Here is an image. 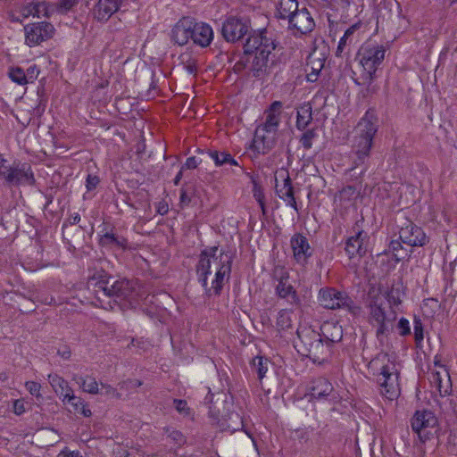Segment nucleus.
Returning <instances> with one entry per match:
<instances>
[{"label":"nucleus","instance_id":"f257e3e1","mask_svg":"<svg viewBox=\"0 0 457 457\" xmlns=\"http://www.w3.org/2000/svg\"><path fill=\"white\" fill-rule=\"evenodd\" d=\"M243 48V55L234 64L235 72L241 73L248 69L253 77L260 79L271 73L278 59L275 53L277 42L266 29L250 34Z\"/></svg>","mask_w":457,"mask_h":457},{"label":"nucleus","instance_id":"f03ea898","mask_svg":"<svg viewBox=\"0 0 457 457\" xmlns=\"http://www.w3.org/2000/svg\"><path fill=\"white\" fill-rule=\"evenodd\" d=\"M218 246L203 250L196 264L198 282L207 297L220 296L231 273L232 256L221 252L217 255Z\"/></svg>","mask_w":457,"mask_h":457},{"label":"nucleus","instance_id":"7ed1b4c3","mask_svg":"<svg viewBox=\"0 0 457 457\" xmlns=\"http://www.w3.org/2000/svg\"><path fill=\"white\" fill-rule=\"evenodd\" d=\"M89 290H92L100 303L106 298H114V301H126L129 305L138 303L139 288L134 280L126 278L115 280L106 274L98 273L89 278L87 282Z\"/></svg>","mask_w":457,"mask_h":457},{"label":"nucleus","instance_id":"20e7f679","mask_svg":"<svg viewBox=\"0 0 457 457\" xmlns=\"http://www.w3.org/2000/svg\"><path fill=\"white\" fill-rule=\"evenodd\" d=\"M378 126L377 120L369 112L360 120L354 129L353 142L352 145L353 168L365 166L363 170H367V162L370 159L373 138L378 132Z\"/></svg>","mask_w":457,"mask_h":457},{"label":"nucleus","instance_id":"39448f33","mask_svg":"<svg viewBox=\"0 0 457 457\" xmlns=\"http://www.w3.org/2000/svg\"><path fill=\"white\" fill-rule=\"evenodd\" d=\"M282 106L280 101H274L265 111V120L256 128L252 145V149L257 154H265L273 148Z\"/></svg>","mask_w":457,"mask_h":457},{"label":"nucleus","instance_id":"423d86ee","mask_svg":"<svg viewBox=\"0 0 457 457\" xmlns=\"http://www.w3.org/2000/svg\"><path fill=\"white\" fill-rule=\"evenodd\" d=\"M369 369L378 370L377 382L380 386L381 394L389 400H393L399 394V371L395 363L390 360L386 353H379L368 365Z\"/></svg>","mask_w":457,"mask_h":457},{"label":"nucleus","instance_id":"0eeeda50","mask_svg":"<svg viewBox=\"0 0 457 457\" xmlns=\"http://www.w3.org/2000/svg\"><path fill=\"white\" fill-rule=\"evenodd\" d=\"M367 308L369 309V322L377 327L376 336L382 340L392 328L393 322L396 319V312L389 306L386 310L384 297L379 292L370 290L368 294Z\"/></svg>","mask_w":457,"mask_h":457},{"label":"nucleus","instance_id":"6e6552de","mask_svg":"<svg viewBox=\"0 0 457 457\" xmlns=\"http://www.w3.org/2000/svg\"><path fill=\"white\" fill-rule=\"evenodd\" d=\"M298 341L295 347L297 352L312 360L313 362L322 363L330 354V349L327 346L320 333L310 328L297 330Z\"/></svg>","mask_w":457,"mask_h":457},{"label":"nucleus","instance_id":"1a4fd4ad","mask_svg":"<svg viewBox=\"0 0 457 457\" xmlns=\"http://www.w3.org/2000/svg\"><path fill=\"white\" fill-rule=\"evenodd\" d=\"M0 177L9 187L34 186L36 179L30 164L13 162L7 164L6 159L0 154Z\"/></svg>","mask_w":457,"mask_h":457},{"label":"nucleus","instance_id":"9d476101","mask_svg":"<svg viewBox=\"0 0 457 457\" xmlns=\"http://www.w3.org/2000/svg\"><path fill=\"white\" fill-rule=\"evenodd\" d=\"M253 31L250 19L240 15L227 16L221 26V35L228 43H237Z\"/></svg>","mask_w":457,"mask_h":457},{"label":"nucleus","instance_id":"9b49d317","mask_svg":"<svg viewBox=\"0 0 457 457\" xmlns=\"http://www.w3.org/2000/svg\"><path fill=\"white\" fill-rule=\"evenodd\" d=\"M318 299L320 305L326 309H345L353 314L359 310L346 292L337 290L335 287H327L320 288Z\"/></svg>","mask_w":457,"mask_h":457},{"label":"nucleus","instance_id":"f8f14e48","mask_svg":"<svg viewBox=\"0 0 457 457\" xmlns=\"http://www.w3.org/2000/svg\"><path fill=\"white\" fill-rule=\"evenodd\" d=\"M386 49L384 46L373 43L364 44L358 52L360 64L365 74H376L378 67L385 59Z\"/></svg>","mask_w":457,"mask_h":457},{"label":"nucleus","instance_id":"ddd939ff","mask_svg":"<svg viewBox=\"0 0 457 457\" xmlns=\"http://www.w3.org/2000/svg\"><path fill=\"white\" fill-rule=\"evenodd\" d=\"M437 425V419L430 411H416L411 420V426L420 442L425 443L429 440L432 436V430Z\"/></svg>","mask_w":457,"mask_h":457},{"label":"nucleus","instance_id":"4468645a","mask_svg":"<svg viewBox=\"0 0 457 457\" xmlns=\"http://www.w3.org/2000/svg\"><path fill=\"white\" fill-rule=\"evenodd\" d=\"M309 392L312 398L328 401L332 404L338 403L342 400L330 381L324 377L312 379L309 386Z\"/></svg>","mask_w":457,"mask_h":457},{"label":"nucleus","instance_id":"2eb2a0df","mask_svg":"<svg viewBox=\"0 0 457 457\" xmlns=\"http://www.w3.org/2000/svg\"><path fill=\"white\" fill-rule=\"evenodd\" d=\"M25 42L29 46L40 45L51 38L54 32V26L46 21L28 24L24 27Z\"/></svg>","mask_w":457,"mask_h":457},{"label":"nucleus","instance_id":"dca6fc26","mask_svg":"<svg viewBox=\"0 0 457 457\" xmlns=\"http://www.w3.org/2000/svg\"><path fill=\"white\" fill-rule=\"evenodd\" d=\"M399 238L410 246H424L428 243V237L423 229L411 220H406L405 224L400 228Z\"/></svg>","mask_w":457,"mask_h":457},{"label":"nucleus","instance_id":"f3484780","mask_svg":"<svg viewBox=\"0 0 457 457\" xmlns=\"http://www.w3.org/2000/svg\"><path fill=\"white\" fill-rule=\"evenodd\" d=\"M276 193L280 199L285 201L287 204L298 212V206L295 198V191L289 174L286 170H281L276 176Z\"/></svg>","mask_w":457,"mask_h":457},{"label":"nucleus","instance_id":"a211bd4d","mask_svg":"<svg viewBox=\"0 0 457 457\" xmlns=\"http://www.w3.org/2000/svg\"><path fill=\"white\" fill-rule=\"evenodd\" d=\"M278 284L275 288L278 298L285 299L290 305L298 306L301 304V299L294 286L289 282V273L281 270V273L277 278Z\"/></svg>","mask_w":457,"mask_h":457},{"label":"nucleus","instance_id":"6ab92c4d","mask_svg":"<svg viewBox=\"0 0 457 457\" xmlns=\"http://www.w3.org/2000/svg\"><path fill=\"white\" fill-rule=\"evenodd\" d=\"M370 236L363 229H358L355 235L351 236L345 242V250L350 259L355 256H364L369 248Z\"/></svg>","mask_w":457,"mask_h":457},{"label":"nucleus","instance_id":"aec40b11","mask_svg":"<svg viewBox=\"0 0 457 457\" xmlns=\"http://www.w3.org/2000/svg\"><path fill=\"white\" fill-rule=\"evenodd\" d=\"M288 28L295 30L294 35L297 34L305 35L310 33L315 28V22L310 13L305 8L299 9L288 20Z\"/></svg>","mask_w":457,"mask_h":457},{"label":"nucleus","instance_id":"412c9836","mask_svg":"<svg viewBox=\"0 0 457 457\" xmlns=\"http://www.w3.org/2000/svg\"><path fill=\"white\" fill-rule=\"evenodd\" d=\"M290 246L293 251L295 261L299 265L305 266L313 252L310 246L307 237L300 233L295 234L290 239Z\"/></svg>","mask_w":457,"mask_h":457},{"label":"nucleus","instance_id":"4be33fe9","mask_svg":"<svg viewBox=\"0 0 457 457\" xmlns=\"http://www.w3.org/2000/svg\"><path fill=\"white\" fill-rule=\"evenodd\" d=\"M121 8L127 9L126 0H98L92 9V15L98 21H106Z\"/></svg>","mask_w":457,"mask_h":457},{"label":"nucleus","instance_id":"5701e85b","mask_svg":"<svg viewBox=\"0 0 457 457\" xmlns=\"http://www.w3.org/2000/svg\"><path fill=\"white\" fill-rule=\"evenodd\" d=\"M210 417L212 419L213 422L216 423L217 428L220 431H228L232 434L244 428L243 418L239 413L235 411L228 412L227 415L219 418L214 414L213 411L211 410Z\"/></svg>","mask_w":457,"mask_h":457},{"label":"nucleus","instance_id":"b1692460","mask_svg":"<svg viewBox=\"0 0 457 457\" xmlns=\"http://www.w3.org/2000/svg\"><path fill=\"white\" fill-rule=\"evenodd\" d=\"M194 28V19L183 17L173 27L171 30V39L179 46H185L192 39V29Z\"/></svg>","mask_w":457,"mask_h":457},{"label":"nucleus","instance_id":"393cba45","mask_svg":"<svg viewBox=\"0 0 457 457\" xmlns=\"http://www.w3.org/2000/svg\"><path fill=\"white\" fill-rule=\"evenodd\" d=\"M325 62V54L318 53L316 50L309 54L305 68L307 81L315 82L318 80L320 71L324 68Z\"/></svg>","mask_w":457,"mask_h":457},{"label":"nucleus","instance_id":"a878e982","mask_svg":"<svg viewBox=\"0 0 457 457\" xmlns=\"http://www.w3.org/2000/svg\"><path fill=\"white\" fill-rule=\"evenodd\" d=\"M325 345L331 350L335 343L343 338V328L337 322L326 321L320 326V333Z\"/></svg>","mask_w":457,"mask_h":457},{"label":"nucleus","instance_id":"bb28decb","mask_svg":"<svg viewBox=\"0 0 457 457\" xmlns=\"http://www.w3.org/2000/svg\"><path fill=\"white\" fill-rule=\"evenodd\" d=\"M192 40L194 44L201 47H207L213 40L212 28L207 23L195 22L194 21Z\"/></svg>","mask_w":457,"mask_h":457},{"label":"nucleus","instance_id":"cd10ccee","mask_svg":"<svg viewBox=\"0 0 457 457\" xmlns=\"http://www.w3.org/2000/svg\"><path fill=\"white\" fill-rule=\"evenodd\" d=\"M48 380L55 394L63 403H66L67 398L73 394V390L69 386V383L57 374H50Z\"/></svg>","mask_w":457,"mask_h":457},{"label":"nucleus","instance_id":"c85d7f7f","mask_svg":"<svg viewBox=\"0 0 457 457\" xmlns=\"http://www.w3.org/2000/svg\"><path fill=\"white\" fill-rule=\"evenodd\" d=\"M298 10L297 0H280L278 8V18L289 20Z\"/></svg>","mask_w":457,"mask_h":457},{"label":"nucleus","instance_id":"c756f323","mask_svg":"<svg viewBox=\"0 0 457 457\" xmlns=\"http://www.w3.org/2000/svg\"><path fill=\"white\" fill-rule=\"evenodd\" d=\"M73 380L76 381L84 392L88 394L96 395L99 393L98 383L95 378L90 376H78L73 377Z\"/></svg>","mask_w":457,"mask_h":457},{"label":"nucleus","instance_id":"7c9ffc66","mask_svg":"<svg viewBox=\"0 0 457 457\" xmlns=\"http://www.w3.org/2000/svg\"><path fill=\"white\" fill-rule=\"evenodd\" d=\"M312 121V112L311 106H302L297 110L296 128L299 130H304Z\"/></svg>","mask_w":457,"mask_h":457},{"label":"nucleus","instance_id":"2f4dec72","mask_svg":"<svg viewBox=\"0 0 457 457\" xmlns=\"http://www.w3.org/2000/svg\"><path fill=\"white\" fill-rule=\"evenodd\" d=\"M102 245H116L122 249H126L128 246V240L124 237H119L113 232H106L100 238Z\"/></svg>","mask_w":457,"mask_h":457},{"label":"nucleus","instance_id":"473e14b6","mask_svg":"<svg viewBox=\"0 0 457 457\" xmlns=\"http://www.w3.org/2000/svg\"><path fill=\"white\" fill-rule=\"evenodd\" d=\"M268 359L262 356H256L251 361V367L253 371L256 372L258 378L262 380L268 370Z\"/></svg>","mask_w":457,"mask_h":457},{"label":"nucleus","instance_id":"72a5a7b5","mask_svg":"<svg viewBox=\"0 0 457 457\" xmlns=\"http://www.w3.org/2000/svg\"><path fill=\"white\" fill-rule=\"evenodd\" d=\"M66 403L72 405L74 411L81 413L84 417H90L92 415L91 411L87 408L85 402L80 397L76 396L74 394L71 395L69 398H67Z\"/></svg>","mask_w":457,"mask_h":457},{"label":"nucleus","instance_id":"f704fd0d","mask_svg":"<svg viewBox=\"0 0 457 457\" xmlns=\"http://www.w3.org/2000/svg\"><path fill=\"white\" fill-rule=\"evenodd\" d=\"M276 326L279 331L290 328L292 326L291 312L287 309L280 310L278 312Z\"/></svg>","mask_w":457,"mask_h":457},{"label":"nucleus","instance_id":"c9c22d12","mask_svg":"<svg viewBox=\"0 0 457 457\" xmlns=\"http://www.w3.org/2000/svg\"><path fill=\"white\" fill-rule=\"evenodd\" d=\"M9 78L11 80L20 86H24L26 84H29L25 71L21 67H12L9 69L8 71Z\"/></svg>","mask_w":457,"mask_h":457},{"label":"nucleus","instance_id":"e433bc0d","mask_svg":"<svg viewBox=\"0 0 457 457\" xmlns=\"http://www.w3.org/2000/svg\"><path fill=\"white\" fill-rule=\"evenodd\" d=\"M375 79V74H365L361 75L362 82H359L358 79H354V83L357 85H366L365 92L363 96H366L370 94H375L378 91V87L372 85Z\"/></svg>","mask_w":457,"mask_h":457},{"label":"nucleus","instance_id":"4c0bfd02","mask_svg":"<svg viewBox=\"0 0 457 457\" xmlns=\"http://www.w3.org/2000/svg\"><path fill=\"white\" fill-rule=\"evenodd\" d=\"M317 137V133L315 129H307L301 136L299 142L304 149H311L312 146L313 139Z\"/></svg>","mask_w":457,"mask_h":457},{"label":"nucleus","instance_id":"58836bf2","mask_svg":"<svg viewBox=\"0 0 457 457\" xmlns=\"http://www.w3.org/2000/svg\"><path fill=\"white\" fill-rule=\"evenodd\" d=\"M402 243L399 240H392L388 245V251L394 253V258L396 262H400L408 255L406 252L403 254L400 253V251L403 250Z\"/></svg>","mask_w":457,"mask_h":457},{"label":"nucleus","instance_id":"ea45409f","mask_svg":"<svg viewBox=\"0 0 457 457\" xmlns=\"http://www.w3.org/2000/svg\"><path fill=\"white\" fill-rule=\"evenodd\" d=\"M414 339L416 342V345L419 346L423 339H424V334H423V324L420 318L415 317L414 318Z\"/></svg>","mask_w":457,"mask_h":457},{"label":"nucleus","instance_id":"a19ab883","mask_svg":"<svg viewBox=\"0 0 457 457\" xmlns=\"http://www.w3.org/2000/svg\"><path fill=\"white\" fill-rule=\"evenodd\" d=\"M428 380L430 384L442 394V377L439 371L431 370L428 373Z\"/></svg>","mask_w":457,"mask_h":457},{"label":"nucleus","instance_id":"79ce46f5","mask_svg":"<svg viewBox=\"0 0 457 457\" xmlns=\"http://www.w3.org/2000/svg\"><path fill=\"white\" fill-rule=\"evenodd\" d=\"M227 153L228 152H219L216 150H209L207 152L210 158L214 161L216 166L225 165V160H223V159H224L225 154H227Z\"/></svg>","mask_w":457,"mask_h":457},{"label":"nucleus","instance_id":"37998d69","mask_svg":"<svg viewBox=\"0 0 457 457\" xmlns=\"http://www.w3.org/2000/svg\"><path fill=\"white\" fill-rule=\"evenodd\" d=\"M386 300L390 305L397 306L402 303L398 289L392 288L386 293Z\"/></svg>","mask_w":457,"mask_h":457},{"label":"nucleus","instance_id":"c03bdc74","mask_svg":"<svg viewBox=\"0 0 457 457\" xmlns=\"http://www.w3.org/2000/svg\"><path fill=\"white\" fill-rule=\"evenodd\" d=\"M356 194L357 192L355 187L346 186L339 192V196L344 200H351L352 198L355 197Z\"/></svg>","mask_w":457,"mask_h":457},{"label":"nucleus","instance_id":"a18cd8bd","mask_svg":"<svg viewBox=\"0 0 457 457\" xmlns=\"http://www.w3.org/2000/svg\"><path fill=\"white\" fill-rule=\"evenodd\" d=\"M39 69L36 64L30 65L26 71L25 75L29 83H33L38 77Z\"/></svg>","mask_w":457,"mask_h":457},{"label":"nucleus","instance_id":"49530a36","mask_svg":"<svg viewBox=\"0 0 457 457\" xmlns=\"http://www.w3.org/2000/svg\"><path fill=\"white\" fill-rule=\"evenodd\" d=\"M397 328L399 329V334L403 337L408 336L411 334V328L409 320L405 318H401L397 324Z\"/></svg>","mask_w":457,"mask_h":457},{"label":"nucleus","instance_id":"de8ad7c7","mask_svg":"<svg viewBox=\"0 0 457 457\" xmlns=\"http://www.w3.org/2000/svg\"><path fill=\"white\" fill-rule=\"evenodd\" d=\"M26 389L34 396L41 397L40 389L41 385L35 381H28L25 384Z\"/></svg>","mask_w":457,"mask_h":457},{"label":"nucleus","instance_id":"09e8293b","mask_svg":"<svg viewBox=\"0 0 457 457\" xmlns=\"http://www.w3.org/2000/svg\"><path fill=\"white\" fill-rule=\"evenodd\" d=\"M166 432L168 433V436L172 441H174L176 444L181 445L186 442V439L180 431L174 430V429H172V430L167 429Z\"/></svg>","mask_w":457,"mask_h":457},{"label":"nucleus","instance_id":"8fccbe9b","mask_svg":"<svg viewBox=\"0 0 457 457\" xmlns=\"http://www.w3.org/2000/svg\"><path fill=\"white\" fill-rule=\"evenodd\" d=\"M100 182V179L96 175L88 174L86 179V187L87 191H92L96 188Z\"/></svg>","mask_w":457,"mask_h":457},{"label":"nucleus","instance_id":"3c124183","mask_svg":"<svg viewBox=\"0 0 457 457\" xmlns=\"http://www.w3.org/2000/svg\"><path fill=\"white\" fill-rule=\"evenodd\" d=\"M44 7V4H35L33 5H30L29 8H28V11L27 12L23 13V15L25 17H28L29 15H33V16H37L39 17L40 16V13L45 11V8Z\"/></svg>","mask_w":457,"mask_h":457},{"label":"nucleus","instance_id":"603ef678","mask_svg":"<svg viewBox=\"0 0 457 457\" xmlns=\"http://www.w3.org/2000/svg\"><path fill=\"white\" fill-rule=\"evenodd\" d=\"M174 404H175L176 410L179 413H188L189 408L187 407V403L185 400L175 399Z\"/></svg>","mask_w":457,"mask_h":457},{"label":"nucleus","instance_id":"864d4df0","mask_svg":"<svg viewBox=\"0 0 457 457\" xmlns=\"http://www.w3.org/2000/svg\"><path fill=\"white\" fill-rule=\"evenodd\" d=\"M199 163H200V161L195 156H191L186 160V162L182 166L181 169H184V168L189 169V170L195 169L199 165Z\"/></svg>","mask_w":457,"mask_h":457},{"label":"nucleus","instance_id":"5fc2aeb1","mask_svg":"<svg viewBox=\"0 0 457 457\" xmlns=\"http://www.w3.org/2000/svg\"><path fill=\"white\" fill-rule=\"evenodd\" d=\"M101 385H102L101 394L105 395H112V396L115 395L117 397H120V394L116 392V389L114 387H112V386L107 385V384H101Z\"/></svg>","mask_w":457,"mask_h":457},{"label":"nucleus","instance_id":"6e6d98bb","mask_svg":"<svg viewBox=\"0 0 457 457\" xmlns=\"http://www.w3.org/2000/svg\"><path fill=\"white\" fill-rule=\"evenodd\" d=\"M13 411L16 415H21L25 412V405L22 400H15L13 402Z\"/></svg>","mask_w":457,"mask_h":457},{"label":"nucleus","instance_id":"4d7b16f0","mask_svg":"<svg viewBox=\"0 0 457 457\" xmlns=\"http://www.w3.org/2000/svg\"><path fill=\"white\" fill-rule=\"evenodd\" d=\"M80 221V215L79 213H74L71 215L67 221L62 224V229H64L68 225H76Z\"/></svg>","mask_w":457,"mask_h":457},{"label":"nucleus","instance_id":"13d9d810","mask_svg":"<svg viewBox=\"0 0 457 457\" xmlns=\"http://www.w3.org/2000/svg\"><path fill=\"white\" fill-rule=\"evenodd\" d=\"M77 4V0H60V7L65 11L71 10Z\"/></svg>","mask_w":457,"mask_h":457},{"label":"nucleus","instance_id":"bf43d9fd","mask_svg":"<svg viewBox=\"0 0 457 457\" xmlns=\"http://www.w3.org/2000/svg\"><path fill=\"white\" fill-rule=\"evenodd\" d=\"M37 298L38 302L45 303V304H48V305L55 304V303H56L54 296H48V295H37Z\"/></svg>","mask_w":457,"mask_h":457},{"label":"nucleus","instance_id":"052dcab7","mask_svg":"<svg viewBox=\"0 0 457 457\" xmlns=\"http://www.w3.org/2000/svg\"><path fill=\"white\" fill-rule=\"evenodd\" d=\"M180 204H183V205H188L191 202V198L189 197V195H187V190L184 189V188H181L180 189Z\"/></svg>","mask_w":457,"mask_h":457},{"label":"nucleus","instance_id":"680f3d73","mask_svg":"<svg viewBox=\"0 0 457 457\" xmlns=\"http://www.w3.org/2000/svg\"><path fill=\"white\" fill-rule=\"evenodd\" d=\"M360 28V23H355L350 26L344 34L345 38H349Z\"/></svg>","mask_w":457,"mask_h":457},{"label":"nucleus","instance_id":"e2e57ef3","mask_svg":"<svg viewBox=\"0 0 457 457\" xmlns=\"http://www.w3.org/2000/svg\"><path fill=\"white\" fill-rule=\"evenodd\" d=\"M169 211L168 204L164 202H159L157 207V212L161 215H165Z\"/></svg>","mask_w":457,"mask_h":457},{"label":"nucleus","instance_id":"0e129e2a","mask_svg":"<svg viewBox=\"0 0 457 457\" xmlns=\"http://www.w3.org/2000/svg\"><path fill=\"white\" fill-rule=\"evenodd\" d=\"M223 160H225V164L238 166V162H237L236 159H234V157L229 153H227V154H225Z\"/></svg>","mask_w":457,"mask_h":457},{"label":"nucleus","instance_id":"69168bd1","mask_svg":"<svg viewBox=\"0 0 457 457\" xmlns=\"http://www.w3.org/2000/svg\"><path fill=\"white\" fill-rule=\"evenodd\" d=\"M62 454H63V457H82L79 451H62Z\"/></svg>","mask_w":457,"mask_h":457},{"label":"nucleus","instance_id":"338daca9","mask_svg":"<svg viewBox=\"0 0 457 457\" xmlns=\"http://www.w3.org/2000/svg\"><path fill=\"white\" fill-rule=\"evenodd\" d=\"M182 176H183V169H181L178 173L177 175L175 176L174 179H173V183L174 185L178 186L182 179Z\"/></svg>","mask_w":457,"mask_h":457},{"label":"nucleus","instance_id":"774afa93","mask_svg":"<svg viewBox=\"0 0 457 457\" xmlns=\"http://www.w3.org/2000/svg\"><path fill=\"white\" fill-rule=\"evenodd\" d=\"M187 71L190 74H194L196 72V66L194 62H190L186 66Z\"/></svg>","mask_w":457,"mask_h":457}]
</instances>
